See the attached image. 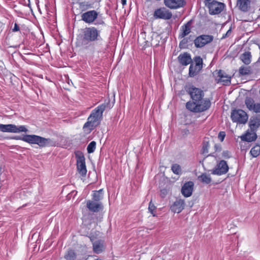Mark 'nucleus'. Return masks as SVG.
I'll list each match as a JSON object with an SVG mask.
<instances>
[{"instance_id":"46","label":"nucleus","mask_w":260,"mask_h":260,"mask_svg":"<svg viewBox=\"0 0 260 260\" xmlns=\"http://www.w3.org/2000/svg\"><path fill=\"white\" fill-rule=\"evenodd\" d=\"M209 155H210V156H214L213 154H210Z\"/></svg>"},{"instance_id":"16","label":"nucleus","mask_w":260,"mask_h":260,"mask_svg":"<svg viewBox=\"0 0 260 260\" xmlns=\"http://www.w3.org/2000/svg\"><path fill=\"white\" fill-rule=\"evenodd\" d=\"M165 5L171 9H177L185 6V0H164Z\"/></svg>"},{"instance_id":"22","label":"nucleus","mask_w":260,"mask_h":260,"mask_svg":"<svg viewBox=\"0 0 260 260\" xmlns=\"http://www.w3.org/2000/svg\"><path fill=\"white\" fill-rule=\"evenodd\" d=\"M178 60L179 63L183 66H186L192 62L191 56L187 52H184L179 54L178 56Z\"/></svg>"},{"instance_id":"7","label":"nucleus","mask_w":260,"mask_h":260,"mask_svg":"<svg viewBox=\"0 0 260 260\" xmlns=\"http://www.w3.org/2000/svg\"><path fill=\"white\" fill-rule=\"evenodd\" d=\"M232 121L239 124H245L248 120V116L246 112L241 109H235L231 112Z\"/></svg>"},{"instance_id":"39","label":"nucleus","mask_w":260,"mask_h":260,"mask_svg":"<svg viewBox=\"0 0 260 260\" xmlns=\"http://www.w3.org/2000/svg\"><path fill=\"white\" fill-rule=\"evenodd\" d=\"M225 137V133L224 132H220L218 135V139L221 142H222Z\"/></svg>"},{"instance_id":"29","label":"nucleus","mask_w":260,"mask_h":260,"mask_svg":"<svg viewBox=\"0 0 260 260\" xmlns=\"http://www.w3.org/2000/svg\"><path fill=\"white\" fill-rule=\"evenodd\" d=\"M239 73L241 76L248 75L251 74L250 67L241 66L239 69Z\"/></svg>"},{"instance_id":"24","label":"nucleus","mask_w":260,"mask_h":260,"mask_svg":"<svg viewBox=\"0 0 260 260\" xmlns=\"http://www.w3.org/2000/svg\"><path fill=\"white\" fill-rule=\"evenodd\" d=\"M90 240L92 242L93 250L94 252L97 254L101 253L104 249L103 241L98 240L93 242V239L91 238H90Z\"/></svg>"},{"instance_id":"25","label":"nucleus","mask_w":260,"mask_h":260,"mask_svg":"<svg viewBox=\"0 0 260 260\" xmlns=\"http://www.w3.org/2000/svg\"><path fill=\"white\" fill-rule=\"evenodd\" d=\"M248 130L245 135L241 137V139L248 142L255 141L257 138V135L255 132H251Z\"/></svg>"},{"instance_id":"14","label":"nucleus","mask_w":260,"mask_h":260,"mask_svg":"<svg viewBox=\"0 0 260 260\" xmlns=\"http://www.w3.org/2000/svg\"><path fill=\"white\" fill-rule=\"evenodd\" d=\"M225 5L220 2H217L207 6L209 13L210 15H214L220 13L223 10Z\"/></svg>"},{"instance_id":"26","label":"nucleus","mask_w":260,"mask_h":260,"mask_svg":"<svg viewBox=\"0 0 260 260\" xmlns=\"http://www.w3.org/2000/svg\"><path fill=\"white\" fill-rule=\"evenodd\" d=\"M251 55L249 51L245 52L240 56V59L245 64H249L251 62Z\"/></svg>"},{"instance_id":"23","label":"nucleus","mask_w":260,"mask_h":260,"mask_svg":"<svg viewBox=\"0 0 260 260\" xmlns=\"http://www.w3.org/2000/svg\"><path fill=\"white\" fill-rule=\"evenodd\" d=\"M192 22V20H190L188 21L186 23L181 26V31L179 38H183L188 35L191 31V25Z\"/></svg>"},{"instance_id":"12","label":"nucleus","mask_w":260,"mask_h":260,"mask_svg":"<svg viewBox=\"0 0 260 260\" xmlns=\"http://www.w3.org/2000/svg\"><path fill=\"white\" fill-rule=\"evenodd\" d=\"M98 13L95 10H90L82 14L81 19L85 22L91 24L98 18Z\"/></svg>"},{"instance_id":"9","label":"nucleus","mask_w":260,"mask_h":260,"mask_svg":"<svg viewBox=\"0 0 260 260\" xmlns=\"http://www.w3.org/2000/svg\"><path fill=\"white\" fill-rule=\"evenodd\" d=\"M153 16L155 19L169 20L172 17V13L166 8L161 7L155 10Z\"/></svg>"},{"instance_id":"5","label":"nucleus","mask_w":260,"mask_h":260,"mask_svg":"<svg viewBox=\"0 0 260 260\" xmlns=\"http://www.w3.org/2000/svg\"><path fill=\"white\" fill-rule=\"evenodd\" d=\"M194 63H190L189 68L188 75L190 77H194L198 75L203 69V59L200 56H195L193 58Z\"/></svg>"},{"instance_id":"8","label":"nucleus","mask_w":260,"mask_h":260,"mask_svg":"<svg viewBox=\"0 0 260 260\" xmlns=\"http://www.w3.org/2000/svg\"><path fill=\"white\" fill-rule=\"evenodd\" d=\"M0 131L3 132L18 133L26 132H27V129L24 125L16 126L12 124H0Z\"/></svg>"},{"instance_id":"2","label":"nucleus","mask_w":260,"mask_h":260,"mask_svg":"<svg viewBox=\"0 0 260 260\" xmlns=\"http://www.w3.org/2000/svg\"><path fill=\"white\" fill-rule=\"evenodd\" d=\"M80 43L84 48L89 47L92 43L103 46L104 41L101 36V31L94 26L85 27L82 30Z\"/></svg>"},{"instance_id":"33","label":"nucleus","mask_w":260,"mask_h":260,"mask_svg":"<svg viewBox=\"0 0 260 260\" xmlns=\"http://www.w3.org/2000/svg\"><path fill=\"white\" fill-rule=\"evenodd\" d=\"M171 170H172V172L176 175H179L181 173V169L180 166L178 164H173L172 166Z\"/></svg>"},{"instance_id":"10","label":"nucleus","mask_w":260,"mask_h":260,"mask_svg":"<svg viewBox=\"0 0 260 260\" xmlns=\"http://www.w3.org/2000/svg\"><path fill=\"white\" fill-rule=\"evenodd\" d=\"M213 36L209 35H202L198 36L194 40V44L197 48H202L213 40Z\"/></svg>"},{"instance_id":"15","label":"nucleus","mask_w":260,"mask_h":260,"mask_svg":"<svg viewBox=\"0 0 260 260\" xmlns=\"http://www.w3.org/2000/svg\"><path fill=\"white\" fill-rule=\"evenodd\" d=\"M216 74V80L217 83L222 82L224 85H229L231 84V76L226 74L223 71L219 70Z\"/></svg>"},{"instance_id":"11","label":"nucleus","mask_w":260,"mask_h":260,"mask_svg":"<svg viewBox=\"0 0 260 260\" xmlns=\"http://www.w3.org/2000/svg\"><path fill=\"white\" fill-rule=\"evenodd\" d=\"M229 166L226 161L220 160L212 170V174L214 175H221L226 174L229 171Z\"/></svg>"},{"instance_id":"28","label":"nucleus","mask_w":260,"mask_h":260,"mask_svg":"<svg viewBox=\"0 0 260 260\" xmlns=\"http://www.w3.org/2000/svg\"><path fill=\"white\" fill-rule=\"evenodd\" d=\"M103 198V189H100L99 190H95L93 191L92 194V200L94 201L98 202L101 200Z\"/></svg>"},{"instance_id":"20","label":"nucleus","mask_w":260,"mask_h":260,"mask_svg":"<svg viewBox=\"0 0 260 260\" xmlns=\"http://www.w3.org/2000/svg\"><path fill=\"white\" fill-rule=\"evenodd\" d=\"M184 200L177 199L171 206V210L174 213H179L184 209Z\"/></svg>"},{"instance_id":"35","label":"nucleus","mask_w":260,"mask_h":260,"mask_svg":"<svg viewBox=\"0 0 260 260\" xmlns=\"http://www.w3.org/2000/svg\"><path fill=\"white\" fill-rule=\"evenodd\" d=\"M76 257V254L72 250H69L68 254L66 255V258L67 260H74Z\"/></svg>"},{"instance_id":"17","label":"nucleus","mask_w":260,"mask_h":260,"mask_svg":"<svg viewBox=\"0 0 260 260\" xmlns=\"http://www.w3.org/2000/svg\"><path fill=\"white\" fill-rule=\"evenodd\" d=\"M250 131L256 132L260 126V115L251 116L249 121Z\"/></svg>"},{"instance_id":"38","label":"nucleus","mask_w":260,"mask_h":260,"mask_svg":"<svg viewBox=\"0 0 260 260\" xmlns=\"http://www.w3.org/2000/svg\"><path fill=\"white\" fill-rule=\"evenodd\" d=\"M216 0H204V3L206 7H207L214 3H216Z\"/></svg>"},{"instance_id":"13","label":"nucleus","mask_w":260,"mask_h":260,"mask_svg":"<svg viewBox=\"0 0 260 260\" xmlns=\"http://www.w3.org/2000/svg\"><path fill=\"white\" fill-rule=\"evenodd\" d=\"M244 103L247 108L249 111L256 113H260V103H255L254 100L252 98L246 96Z\"/></svg>"},{"instance_id":"3","label":"nucleus","mask_w":260,"mask_h":260,"mask_svg":"<svg viewBox=\"0 0 260 260\" xmlns=\"http://www.w3.org/2000/svg\"><path fill=\"white\" fill-rule=\"evenodd\" d=\"M106 108V104H101L94 109L88 118V121L84 124L83 128L91 127L92 128L99 124L102 119L103 113Z\"/></svg>"},{"instance_id":"45","label":"nucleus","mask_w":260,"mask_h":260,"mask_svg":"<svg viewBox=\"0 0 260 260\" xmlns=\"http://www.w3.org/2000/svg\"><path fill=\"white\" fill-rule=\"evenodd\" d=\"M121 1L123 6H124L126 4V0H121Z\"/></svg>"},{"instance_id":"44","label":"nucleus","mask_w":260,"mask_h":260,"mask_svg":"<svg viewBox=\"0 0 260 260\" xmlns=\"http://www.w3.org/2000/svg\"><path fill=\"white\" fill-rule=\"evenodd\" d=\"M231 29H229V30L226 32V34H225V36H223L222 38H224L225 37V36H228V35L229 34V33H231Z\"/></svg>"},{"instance_id":"40","label":"nucleus","mask_w":260,"mask_h":260,"mask_svg":"<svg viewBox=\"0 0 260 260\" xmlns=\"http://www.w3.org/2000/svg\"><path fill=\"white\" fill-rule=\"evenodd\" d=\"M188 41L187 39L184 38L181 40L179 43V46L181 47H184L187 44Z\"/></svg>"},{"instance_id":"6","label":"nucleus","mask_w":260,"mask_h":260,"mask_svg":"<svg viewBox=\"0 0 260 260\" xmlns=\"http://www.w3.org/2000/svg\"><path fill=\"white\" fill-rule=\"evenodd\" d=\"M75 155L76 158L77 171L81 176L85 177L87 173V169L84 154L81 151H77L75 152Z\"/></svg>"},{"instance_id":"1","label":"nucleus","mask_w":260,"mask_h":260,"mask_svg":"<svg viewBox=\"0 0 260 260\" xmlns=\"http://www.w3.org/2000/svg\"><path fill=\"white\" fill-rule=\"evenodd\" d=\"M185 90L189 94L192 101H189L186 104V108L191 112L199 113L205 111L211 107V101L209 99H205L204 91L189 84L185 86Z\"/></svg>"},{"instance_id":"30","label":"nucleus","mask_w":260,"mask_h":260,"mask_svg":"<svg viewBox=\"0 0 260 260\" xmlns=\"http://www.w3.org/2000/svg\"><path fill=\"white\" fill-rule=\"evenodd\" d=\"M80 9L82 11H85L86 10L93 8V4H91L89 2H82L79 3Z\"/></svg>"},{"instance_id":"32","label":"nucleus","mask_w":260,"mask_h":260,"mask_svg":"<svg viewBox=\"0 0 260 260\" xmlns=\"http://www.w3.org/2000/svg\"><path fill=\"white\" fill-rule=\"evenodd\" d=\"M96 146V143L95 141H91L87 146V150L88 153H93Z\"/></svg>"},{"instance_id":"43","label":"nucleus","mask_w":260,"mask_h":260,"mask_svg":"<svg viewBox=\"0 0 260 260\" xmlns=\"http://www.w3.org/2000/svg\"><path fill=\"white\" fill-rule=\"evenodd\" d=\"M94 24L95 25H105V22L103 20H100L96 21V22L94 23Z\"/></svg>"},{"instance_id":"42","label":"nucleus","mask_w":260,"mask_h":260,"mask_svg":"<svg viewBox=\"0 0 260 260\" xmlns=\"http://www.w3.org/2000/svg\"><path fill=\"white\" fill-rule=\"evenodd\" d=\"M19 29H20L19 26L16 23H15L14 24V28L12 29V31L13 32H15V31H19Z\"/></svg>"},{"instance_id":"27","label":"nucleus","mask_w":260,"mask_h":260,"mask_svg":"<svg viewBox=\"0 0 260 260\" xmlns=\"http://www.w3.org/2000/svg\"><path fill=\"white\" fill-rule=\"evenodd\" d=\"M198 179L202 183L205 184H209L211 183L212 179L210 175H207L206 173H203L198 177Z\"/></svg>"},{"instance_id":"41","label":"nucleus","mask_w":260,"mask_h":260,"mask_svg":"<svg viewBox=\"0 0 260 260\" xmlns=\"http://www.w3.org/2000/svg\"><path fill=\"white\" fill-rule=\"evenodd\" d=\"M214 149L215 151H221V146L220 144H215L214 145Z\"/></svg>"},{"instance_id":"4","label":"nucleus","mask_w":260,"mask_h":260,"mask_svg":"<svg viewBox=\"0 0 260 260\" xmlns=\"http://www.w3.org/2000/svg\"><path fill=\"white\" fill-rule=\"evenodd\" d=\"M17 140H21L29 144L38 145L41 147H44L49 146L52 143L49 138H45L35 135H26L23 137H16Z\"/></svg>"},{"instance_id":"37","label":"nucleus","mask_w":260,"mask_h":260,"mask_svg":"<svg viewBox=\"0 0 260 260\" xmlns=\"http://www.w3.org/2000/svg\"><path fill=\"white\" fill-rule=\"evenodd\" d=\"M222 157L225 159H228L231 157V153L228 150L223 151L222 153Z\"/></svg>"},{"instance_id":"31","label":"nucleus","mask_w":260,"mask_h":260,"mask_svg":"<svg viewBox=\"0 0 260 260\" xmlns=\"http://www.w3.org/2000/svg\"><path fill=\"white\" fill-rule=\"evenodd\" d=\"M250 153L254 157L258 156L260 154V145L257 144L255 145L251 148Z\"/></svg>"},{"instance_id":"19","label":"nucleus","mask_w":260,"mask_h":260,"mask_svg":"<svg viewBox=\"0 0 260 260\" xmlns=\"http://www.w3.org/2000/svg\"><path fill=\"white\" fill-rule=\"evenodd\" d=\"M194 183L188 181L184 184L181 188V193L185 197H189L192 195Z\"/></svg>"},{"instance_id":"36","label":"nucleus","mask_w":260,"mask_h":260,"mask_svg":"<svg viewBox=\"0 0 260 260\" xmlns=\"http://www.w3.org/2000/svg\"><path fill=\"white\" fill-rule=\"evenodd\" d=\"M148 210L153 215V216H155V215L154 213V211L156 210V207L152 203V201H150L149 204V207H148Z\"/></svg>"},{"instance_id":"34","label":"nucleus","mask_w":260,"mask_h":260,"mask_svg":"<svg viewBox=\"0 0 260 260\" xmlns=\"http://www.w3.org/2000/svg\"><path fill=\"white\" fill-rule=\"evenodd\" d=\"M209 143L208 141L204 140L203 142V146H202V153L205 154L208 153V148L209 147Z\"/></svg>"},{"instance_id":"18","label":"nucleus","mask_w":260,"mask_h":260,"mask_svg":"<svg viewBox=\"0 0 260 260\" xmlns=\"http://www.w3.org/2000/svg\"><path fill=\"white\" fill-rule=\"evenodd\" d=\"M86 207L89 211L93 212H98L103 208L102 203L91 200L87 201Z\"/></svg>"},{"instance_id":"21","label":"nucleus","mask_w":260,"mask_h":260,"mask_svg":"<svg viewBox=\"0 0 260 260\" xmlns=\"http://www.w3.org/2000/svg\"><path fill=\"white\" fill-rule=\"evenodd\" d=\"M251 0H237L236 6L243 12L249 11L250 9Z\"/></svg>"}]
</instances>
